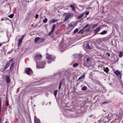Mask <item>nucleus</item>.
<instances>
[{
	"label": "nucleus",
	"mask_w": 123,
	"mask_h": 123,
	"mask_svg": "<svg viewBox=\"0 0 123 123\" xmlns=\"http://www.w3.org/2000/svg\"><path fill=\"white\" fill-rule=\"evenodd\" d=\"M78 28L76 29L74 31V33H75L78 31Z\"/></svg>",
	"instance_id": "nucleus-31"
},
{
	"label": "nucleus",
	"mask_w": 123,
	"mask_h": 123,
	"mask_svg": "<svg viewBox=\"0 0 123 123\" xmlns=\"http://www.w3.org/2000/svg\"><path fill=\"white\" fill-rule=\"evenodd\" d=\"M87 89V87L86 86H85L84 87H83L82 89L81 90H82L83 91H85Z\"/></svg>",
	"instance_id": "nucleus-27"
},
{
	"label": "nucleus",
	"mask_w": 123,
	"mask_h": 123,
	"mask_svg": "<svg viewBox=\"0 0 123 123\" xmlns=\"http://www.w3.org/2000/svg\"><path fill=\"white\" fill-rule=\"evenodd\" d=\"M25 72V73L28 75H30V74H32L33 73L32 70L30 68H27Z\"/></svg>",
	"instance_id": "nucleus-3"
},
{
	"label": "nucleus",
	"mask_w": 123,
	"mask_h": 123,
	"mask_svg": "<svg viewBox=\"0 0 123 123\" xmlns=\"http://www.w3.org/2000/svg\"><path fill=\"white\" fill-rule=\"evenodd\" d=\"M98 25L97 24H96L93 25V26L92 28H94L96 27V26H97Z\"/></svg>",
	"instance_id": "nucleus-35"
},
{
	"label": "nucleus",
	"mask_w": 123,
	"mask_h": 123,
	"mask_svg": "<svg viewBox=\"0 0 123 123\" xmlns=\"http://www.w3.org/2000/svg\"><path fill=\"white\" fill-rule=\"evenodd\" d=\"M57 92V90H56L54 91V94L55 96H56Z\"/></svg>",
	"instance_id": "nucleus-30"
},
{
	"label": "nucleus",
	"mask_w": 123,
	"mask_h": 123,
	"mask_svg": "<svg viewBox=\"0 0 123 123\" xmlns=\"http://www.w3.org/2000/svg\"><path fill=\"white\" fill-rule=\"evenodd\" d=\"M84 15V13H82L77 17V19H81L83 16Z\"/></svg>",
	"instance_id": "nucleus-14"
},
{
	"label": "nucleus",
	"mask_w": 123,
	"mask_h": 123,
	"mask_svg": "<svg viewBox=\"0 0 123 123\" xmlns=\"http://www.w3.org/2000/svg\"><path fill=\"white\" fill-rule=\"evenodd\" d=\"M45 39H40L39 41L38 42V43H37V44H39L40 43H42L45 40Z\"/></svg>",
	"instance_id": "nucleus-15"
},
{
	"label": "nucleus",
	"mask_w": 123,
	"mask_h": 123,
	"mask_svg": "<svg viewBox=\"0 0 123 123\" xmlns=\"http://www.w3.org/2000/svg\"><path fill=\"white\" fill-rule=\"evenodd\" d=\"M107 33V31L106 30H105L103 31L102 32H100L99 34H101L102 35H103L106 34Z\"/></svg>",
	"instance_id": "nucleus-16"
},
{
	"label": "nucleus",
	"mask_w": 123,
	"mask_h": 123,
	"mask_svg": "<svg viewBox=\"0 0 123 123\" xmlns=\"http://www.w3.org/2000/svg\"><path fill=\"white\" fill-rule=\"evenodd\" d=\"M89 25L88 24H87L83 28L84 29L86 27H88Z\"/></svg>",
	"instance_id": "nucleus-37"
},
{
	"label": "nucleus",
	"mask_w": 123,
	"mask_h": 123,
	"mask_svg": "<svg viewBox=\"0 0 123 123\" xmlns=\"http://www.w3.org/2000/svg\"><path fill=\"white\" fill-rule=\"evenodd\" d=\"M90 60V59L89 58H87L86 59V62H88Z\"/></svg>",
	"instance_id": "nucleus-38"
},
{
	"label": "nucleus",
	"mask_w": 123,
	"mask_h": 123,
	"mask_svg": "<svg viewBox=\"0 0 123 123\" xmlns=\"http://www.w3.org/2000/svg\"><path fill=\"white\" fill-rule=\"evenodd\" d=\"M108 102L107 101H105L104 102H102L101 103L102 104H106L108 103Z\"/></svg>",
	"instance_id": "nucleus-33"
},
{
	"label": "nucleus",
	"mask_w": 123,
	"mask_h": 123,
	"mask_svg": "<svg viewBox=\"0 0 123 123\" xmlns=\"http://www.w3.org/2000/svg\"><path fill=\"white\" fill-rule=\"evenodd\" d=\"M70 7L72 8V10L74 12H75V8L74 6L73 5H71L70 6Z\"/></svg>",
	"instance_id": "nucleus-11"
},
{
	"label": "nucleus",
	"mask_w": 123,
	"mask_h": 123,
	"mask_svg": "<svg viewBox=\"0 0 123 123\" xmlns=\"http://www.w3.org/2000/svg\"><path fill=\"white\" fill-rule=\"evenodd\" d=\"M73 26V24L71 23L68 25V26L69 27H72Z\"/></svg>",
	"instance_id": "nucleus-34"
},
{
	"label": "nucleus",
	"mask_w": 123,
	"mask_h": 123,
	"mask_svg": "<svg viewBox=\"0 0 123 123\" xmlns=\"http://www.w3.org/2000/svg\"><path fill=\"white\" fill-rule=\"evenodd\" d=\"M40 39V38L39 37H36L34 40V41L35 43H37L38 41H39V40Z\"/></svg>",
	"instance_id": "nucleus-13"
},
{
	"label": "nucleus",
	"mask_w": 123,
	"mask_h": 123,
	"mask_svg": "<svg viewBox=\"0 0 123 123\" xmlns=\"http://www.w3.org/2000/svg\"><path fill=\"white\" fill-rule=\"evenodd\" d=\"M47 19L46 18H45V19L43 20V22L44 23H46L47 22Z\"/></svg>",
	"instance_id": "nucleus-32"
},
{
	"label": "nucleus",
	"mask_w": 123,
	"mask_h": 123,
	"mask_svg": "<svg viewBox=\"0 0 123 123\" xmlns=\"http://www.w3.org/2000/svg\"><path fill=\"white\" fill-rule=\"evenodd\" d=\"M35 123H41V122H36Z\"/></svg>",
	"instance_id": "nucleus-47"
},
{
	"label": "nucleus",
	"mask_w": 123,
	"mask_h": 123,
	"mask_svg": "<svg viewBox=\"0 0 123 123\" xmlns=\"http://www.w3.org/2000/svg\"><path fill=\"white\" fill-rule=\"evenodd\" d=\"M101 27V25H100L98 28L94 30V32L95 34L97 33L101 29L100 28Z\"/></svg>",
	"instance_id": "nucleus-7"
},
{
	"label": "nucleus",
	"mask_w": 123,
	"mask_h": 123,
	"mask_svg": "<svg viewBox=\"0 0 123 123\" xmlns=\"http://www.w3.org/2000/svg\"><path fill=\"white\" fill-rule=\"evenodd\" d=\"M36 64L37 65V68H43L45 67V62H43L41 63V64L39 65H37V63H36Z\"/></svg>",
	"instance_id": "nucleus-5"
},
{
	"label": "nucleus",
	"mask_w": 123,
	"mask_h": 123,
	"mask_svg": "<svg viewBox=\"0 0 123 123\" xmlns=\"http://www.w3.org/2000/svg\"><path fill=\"white\" fill-rule=\"evenodd\" d=\"M89 12H87L85 14L86 15H87L89 14Z\"/></svg>",
	"instance_id": "nucleus-40"
},
{
	"label": "nucleus",
	"mask_w": 123,
	"mask_h": 123,
	"mask_svg": "<svg viewBox=\"0 0 123 123\" xmlns=\"http://www.w3.org/2000/svg\"><path fill=\"white\" fill-rule=\"evenodd\" d=\"M14 63H15L14 62L13 63H12L11 64V65L10 66V69H11L13 68V66L14 64Z\"/></svg>",
	"instance_id": "nucleus-22"
},
{
	"label": "nucleus",
	"mask_w": 123,
	"mask_h": 123,
	"mask_svg": "<svg viewBox=\"0 0 123 123\" xmlns=\"http://www.w3.org/2000/svg\"><path fill=\"white\" fill-rule=\"evenodd\" d=\"M63 82L62 80H61V81H60V84H59V87H58V89H60V88H61V84H62V83H63Z\"/></svg>",
	"instance_id": "nucleus-25"
},
{
	"label": "nucleus",
	"mask_w": 123,
	"mask_h": 123,
	"mask_svg": "<svg viewBox=\"0 0 123 123\" xmlns=\"http://www.w3.org/2000/svg\"><path fill=\"white\" fill-rule=\"evenodd\" d=\"M38 14H36V16H35V18H37L38 17Z\"/></svg>",
	"instance_id": "nucleus-39"
},
{
	"label": "nucleus",
	"mask_w": 123,
	"mask_h": 123,
	"mask_svg": "<svg viewBox=\"0 0 123 123\" xmlns=\"http://www.w3.org/2000/svg\"><path fill=\"white\" fill-rule=\"evenodd\" d=\"M5 79L6 82L7 83H9L10 81V79L9 76L8 75H6L5 76Z\"/></svg>",
	"instance_id": "nucleus-6"
},
{
	"label": "nucleus",
	"mask_w": 123,
	"mask_h": 123,
	"mask_svg": "<svg viewBox=\"0 0 123 123\" xmlns=\"http://www.w3.org/2000/svg\"><path fill=\"white\" fill-rule=\"evenodd\" d=\"M2 45V44L0 43V47Z\"/></svg>",
	"instance_id": "nucleus-45"
},
{
	"label": "nucleus",
	"mask_w": 123,
	"mask_h": 123,
	"mask_svg": "<svg viewBox=\"0 0 123 123\" xmlns=\"http://www.w3.org/2000/svg\"><path fill=\"white\" fill-rule=\"evenodd\" d=\"M118 55L119 58L122 57L123 56V52L121 51L119 52V54H118Z\"/></svg>",
	"instance_id": "nucleus-17"
},
{
	"label": "nucleus",
	"mask_w": 123,
	"mask_h": 123,
	"mask_svg": "<svg viewBox=\"0 0 123 123\" xmlns=\"http://www.w3.org/2000/svg\"><path fill=\"white\" fill-rule=\"evenodd\" d=\"M31 26H33V25L32 24L31 25Z\"/></svg>",
	"instance_id": "nucleus-48"
},
{
	"label": "nucleus",
	"mask_w": 123,
	"mask_h": 123,
	"mask_svg": "<svg viewBox=\"0 0 123 123\" xmlns=\"http://www.w3.org/2000/svg\"><path fill=\"white\" fill-rule=\"evenodd\" d=\"M35 123L36 122H41L40 121L38 118H37L34 120Z\"/></svg>",
	"instance_id": "nucleus-26"
},
{
	"label": "nucleus",
	"mask_w": 123,
	"mask_h": 123,
	"mask_svg": "<svg viewBox=\"0 0 123 123\" xmlns=\"http://www.w3.org/2000/svg\"><path fill=\"white\" fill-rule=\"evenodd\" d=\"M25 37V35H23L21 36L20 39L23 40L24 38Z\"/></svg>",
	"instance_id": "nucleus-36"
},
{
	"label": "nucleus",
	"mask_w": 123,
	"mask_h": 123,
	"mask_svg": "<svg viewBox=\"0 0 123 123\" xmlns=\"http://www.w3.org/2000/svg\"><path fill=\"white\" fill-rule=\"evenodd\" d=\"M79 65L77 63H75L73 65V66L74 67H77V66H78Z\"/></svg>",
	"instance_id": "nucleus-24"
},
{
	"label": "nucleus",
	"mask_w": 123,
	"mask_h": 123,
	"mask_svg": "<svg viewBox=\"0 0 123 123\" xmlns=\"http://www.w3.org/2000/svg\"><path fill=\"white\" fill-rule=\"evenodd\" d=\"M58 21V20L57 19V20H55L54 19H52L51 20L50 23H54L56 21Z\"/></svg>",
	"instance_id": "nucleus-19"
},
{
	"label": "nucleus",
	"mask_w": 123,
	"mask_h": 123,
	"mask_svg": "<svg viewBox=\"0 0 123 123\" xmlns=\"http://www.w3.org/2000/svg\"><path fill=\"white\" fill-rule=\"evenodd\" d=\"M114 73L117 75H119L120 74V72L117 70H115Z\"/></svg>",
	"instance_id": "nucleus-12"
},
{
	"label": "nucleus",
	"mask_w": 123,
	"mask_h": 123,
	"mask_svg": "<svg viewBox=\"0 0 123 123\" xmlns=\"http://www.w3.org/2000/svg\"><path fill=\"white\" fill-rule=\"evenodd\" d=\"M107 54L108 55V56L110 57V54L109 53H107Z\"/></svg>",
	"instance_id": "nucleus-41"
},
{
	"label": "nucleus",
	"mask_w": 123,
	"mask_h": 123,
	"mask_svg": "<svg viewBox=\"0 0 123 123\" xmlns=\"http://www.w3.org/2000/svg\"><path fill=\"white\" fill-rule=\"evenodd\" d=\"M46 58L49 60L48 61V63H51V62L54 61L55 58L54 56H53L51 55H49L47 53L46 54Z\"/></svg>",
	"instance_id": "nucleus-1"
},
{
	"label": "nucleus",
	"mask_w": 123,
	"mask_h": 123,
	"mask_svg": "<svg viewBox=\"0 0 123 123\" xmlns=\"http://www.w3.org/2000/svg\"><path fill=\"white\" fill-rule=\"evenodd\" d=\"M23 40L21 39H19L18 40V47L22 43V42Z\"/></svg>",
	"instance_id": "nucleus-10"
},
{
	"label": "nucleus",
	"mask_w": 123,
	"mask_h": 123,
	"mask_svg": "<svg viewBox=\"0 0 123 123\" xmlns=\"http://www.w3.org/2000/svg\"><path fill=\"white\" fill-rule=\"evenodd\" d=\"M2 122V118H0V123H1Z\"/></svg>",
	"instance_id": "nucleus-42"
},
{
	"label": "nucleus",
	"mask_w": 123,
	"mask_h": 123,
	"mask_svg": "<svg viewBox=\"0 0 123 123\" xmlns=\"http://www.w3.org/2000/svg\"><path fill=\"white\" fill-rule=\"evenodd\" d=\"M84 29L83 28L81 29L78 32V34L81 33L82 34L83 33V32L84 31Z\"/></svg>",
	"instance_id": "nucleus-21"
},
{
	"label": "nucleus",
	"mask_w": 123,
	"mask_h": 123,
	"mask_svg": "<svg viewBox=\"0 0 123 123\" xmlns=\"http://www.w3.org/2000/svg\"><path fill=\"white\" fill-rule=\"evenodd\" d=\"M9 105V101L8 100H6V102L5 105L6 106H8Z\"/></svg>",
	"instance_id": "nucleus-28"
},
{
	"label": "nucleus",
	"mask_w": 123,
	"mask_h": 123,
	"mask_svg": "<svg viewBox=\"0 0 123 123\" xmlns=\"http://www.w3.org/2000/svg\"><path fill=\"white\" fill-rule=\"evenodd\" d=\"M86 48L87 49H91V47L89 46V45H86Z\"/></svg>",
	"instance_id": "nucleus-29"
},
{
	"label": "nucleus",
	"mask_w": 123,
	"mask_h": 123,
	"mask_svg": "<svg viewBox=\"0 0 123 123\" xmlns=\"http://www.w3.org/2000/svg\"><path fill=\"white\" fill-rule=\"evenodd\" d=\"M104 71L106 73H108L109 72V69L108 67H106L104 69Z\"/></svg>",
	"instance_id": "nucleus-18"
},
{
	"label": "nucleus",
	"mask_w": 123,
	"mask_h": 123,
	"mask_svg": "<svg viewBox=\"0 0 123 123\" xmlns=\"http://www.w3.org/2000/svg\"><path fill=\"white\" fill-rule=\"evenodd\" d=\"M42 57V55L40 54H36L35 56L34 59L35 61H36V63L38 62V61Z\"/></svg>",
	"instance_id": "nucleus-4"
},
{
	"label": "nucleus",
	"mask_w": 123,
	"mask_h": 123,
	"mask_svg": "<svg viewBox=\"0 0 123 123\" xmlns=\"http://www.w3.org/2000/svg\"><path fill=\"white\" fill-rule=\"evenodd\" d=\"M37 118V117L36 116H35L34 117V120Z\"/></svg>",
	"instance_id": "nucleus-43"
},
{
	"label": "nucleus",
	"mask_w": 123,
	"mask_h": 123,
	"mask_svg": "<svg viewBox=\"0 0 123 123\" xmlns=\"http://www.w3.org/2000/svg\"><path fill=\"white\" fill-rule=\"evenodd\" d=\"M98 122H99V123H100V121H99V120L98 121Z\"/></svg>",
	"instance_id": "nucleus-49"
},
{
	"label": "nucleus",
	"mask_w": 123,
	"mask_h": 123,
	"mask_svg": "<svg viewBox=\"0 0 123 123\" xmlns=\"http://www.w3.org/2000/svg\"><path fill=\"white\" fill-rule=\"evenodd\" d=\"M85 75L84 74H83L82 75H81V76L78 79V80H80L81 79L83 78L84 77H85Z\"/></svg>",
	"instance_id": "nucleus-20"
},
{
	"label": "nucleus",
	"mask_w": 123,
	"mask_h": 123,
	"mask_svg": "<svg viewBox=\"0 0 123 123\" xmlns=\"http://www.w3.org/2000/svg\"><path fill=\"white\" fill-rule=\"evenodd\" d=\"M56 25L55 24H54L53 25L52 28L51 30V31L50 32V33L49 34V35L50 36V34L52 33V32L53 31L55 30V27Z\"/></svg>",
	"instance_id": "nucleus-8"
},
{
	"label": "nucleus",
	"mask_w": 123,
	"mask_h": 123,
	"mask_svg": "<svg viewBox=\"0 0 123 123\" xmlns=\"http://www.w3.org/2000/svg\"><path fill=\"white\" fill-rule=\"evenodd\" d=\"M13 60V58H12L11 59H10V60H9V62H10V61H12Z\"/></svg>",
	"instance_id": "nucleus-44"
},
{
	"label": "nucleus",
	"mask_w": 123,
	"mask_h": 123,
	"mask_svg": "<svg viewBox=\"0 0 123 123\" xmlns=\"http://www.w3.org/2000/svg\"><path fill=\"white\" fill-rule=\"evenodd\" d=\"M3 20V18H2L1 19V21H2Z\"/></svg>",
	"instance_id": "nucleus-46"
},
{
	"label": "nucleus",
	"mask_w": 123,
	"mask_h": 123,
	"mask_svg": "<svg viewBox=\"0 0 123 123\" xmlns=\"http://www.w3.org/2000/svg\"><path fill=\"white\" fill-rule=\"evenodd\" d=\"M73 17L74 15L73 13H68L66 15L64 19V21H66L69 18L71 19L73 18Z\"/></svg>",
	"instance_id": "nucleus-2"
},
{
	"label": "nucleus",
	"mask_w": 123,
	"mask_h": 123,
	"mask_svg": "<svg viewBox=\"0 0 123 123\" xmlns=\"http://www.w3.org/2000/svg\"><path fill=\"white\" fill-rule=\"evenodd\" d=\"M10 65V63L8 62H7L6 63V65L4 67L3 69V70H5L6 68H7Z\"/></svg>",
	"instance_id": "nucleus-9"
},
{
	"label": "nucleus",
	"mask_w": 123,
	"mask_h": 123,
	"mask_svg": "<svg viewBox=\"0 0 123 123\" xmlns=\"http://www.w3.org/2000/svg\"><path fill=\"white\" fill-rule=\"evenodd\" d=\"M14 16V14L13 13H12L8 16V17L10 18H12Z\"/></svg>",
	"instance_id": "nucleus-23"
}]
</instances>
